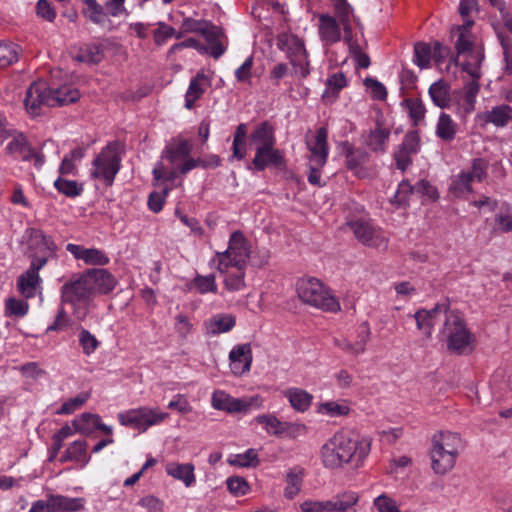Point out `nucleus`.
Returning a JSON list of instances; mask_svg holds the SVG:
<instances>
[{
	"instance_id": "34",
	"label": "nucleus",
	"mask_w": 512,
	"mask_h": 512,
	"mask_svg": "<svg viewBox=\"0 0 512 512\" xmlns=\"http://www.w3.org/2000/svg\"><path fill=\"white\" fill-rule=\"evenodd\" d=\"M358 32L363 36V27L354 18V63L358 69H367L371 65L370 57L365 52L367 43L366 41H363V44L358 43Z\"/></svg>"
},
{
	"instance_id": "16",
	"label": "nucleus",
	"mask_w": 512,
	"mask_h": 512,
	"mask_svg": "<svg viewBox=\"0 0 512 512\" xmlns=\"http://www.w3.org/2000/svg\"><path fill=\"white\" fill-rule=\"evenodd\" d=\"M354 236L363 245L371 248L385 250L388 247V237L380 228L374 227L368 220L354 222Z\"/></svg>"
},
{
	"instance_id": "25",
	"label": "nucleus",
	"mask_w": 512,
	"mask_h": 512,
	"mask_svg": "<svg viewBox=\"0 0 512 512\" xmlns=\"http://www.w3.org/2000/svg\"><path fill=\"white\" fill-rule=\"evenodd\" d=\"M93 291L96 294H108L115 289L117 279L108 270L102 268H94L86 271Z\"/></svg>"
},
{
	"instance_id": "50",
	"label": "nucleus",
	"mask_w": 512,
	"mask_h": 512,
	"mask_svg": "<svg viewBox=\"0 0 512 512\" xmlns=\"http://www.w3.org/2000/svg\"><path fill=\"white\" fill-rule=\"evenodd\" d=\"M180 39L182 37V33L176 32V30L166 24L165 22H158L157 28L153 31V38L156 45H163L170 38Z\"/></svg>"
},
{
	"instance_id": "20",
	"label": "nucleus",
	"mask_w": 512,
	"mask_h": 512,
	"mask_svg": "<svg viewBox=\"0 0 512 512\" xmlns=\"http://www.w3.org/2000/svg\"><path fill=\"white\" fill-rule=\"evenodd\" d=\"M229 367L235 376H242L251 369L253 354L249 343L235 345L229 352Z\"/></svg>"
},
{
	"instance_id": "35",
	"label": "nucleus",
	"mask_w": 512,
	"mask_h": 512,
	"mask_svg": "<svg viewBox=\"0 0 512 512\" xmlns=\"http://www.w3.org/2000/svg\"><path fill=\"white\" fill-rule=\"evenodd\" d=\"M285 397L288 399L293 409L299 412H305L309 409L313 396L307 391L292 387L285 391Z\"/></svg>"
},
{
	"instance_id": "6",
	"label": "nucleus",
	"mask_w": 512,
	"mask_h": 512,
	"mask_svg": "<svg viewBox=\"0 0 512 512\" xmlns=\"http://www.w3.org/2000/svg\"><path fill=\"white\" fill-rule=\"evenodd\" d=\"M28 243V256L31 264L43 268L47 262L57 255V245L50 235L37 228L25 231Z\"/></svg>"
},
{
	"instance_id": "23",
	"label": "nucleus",
	"mask_w": 512,
	"mask_h": 512,
	"mask_svg": "<svg viewBox=\"0 0 512 512\" xmlns=\"http://www.w3.org/2000/svg\"><path fill=\"white\" fill-rule=\"evenodd\" d=\"M41 269V267H37L35 264H30L27 271L21 274L17 280L18 291L26 299L35 297L40 289L41 278L39 271Z\"/></svg>"
},
{
	"instance_id": "3",
	"label": "nucleus",
	"mask_w": 512,
	"mask_h": 512,
	"mask_svg": "<svg viewBox=\"0 0 512 512\" xmlns=\"http://www.w3.org/2000/svg\"><path fill=\"white\" fill-rule=\"evenodd\" d=\"M448 349L457 354H467L474 348L475 337L467 329L463 315L454 310L446 317L441 331Z\"/></svg>"
},
{
	"instance_id": "41",
	"label": "nucleus",
	"mask_w": 512,
	"mask_h": 512,
	"mask_svg": "<svg viewBox=\"0 0 512 512\" xmlns=\"http://www.w3.org/2000/svg\"><path fill=\"white\" fill-rule=\"evenodd\" d=\"M474 181L468 175V172L462 171L454 176L450 182L451 193L458 198L466 197L472 192V183Z\"/></svg>"
},
{
	"instance_id": "38",
	"label": "nucleus",
	"mask_w": 512,
	"mask_h": 512,
	"mask_svg": "<svg viewBox=\"0 0 512 512\" xmlns=\"http://www.w3.org/2000/svg\"><path fill=\"white\" fill-rule=\"evenodd\" d=\"M73 58L79 62L98 64L104 58V50L98 44H86L73 54Z\"/></svg>"
},
{
	"instance_id": "53",
	"label": "nucleus",
	"mask_w": 512,
	"mask_h": 512,
	"mask_svg": "<svg viewBox=\"0 0 512 512\" xmlns=\"http://www.w3.org/2000/svg\"><path fill=\"white\" fill-rule=\"evenodd\" d=\"M87 5L84 11L86 17L95 24H103L107 20V13H105L103 6L98 4L96 0H83Z\"/></svg>"
},
{
	"instance_id": "56",
	"label": "nucleus",
	"mask_w": 512,
	"mask_h": 512,
	"mask_svg": "<svg viewBox=\"0 0 512 512\" xmlns=\"http://www.w3.org/2000/svg\"><path fill=\"white\" fill-rule=\"evenodd\" d=\"M52 97L58 98L60 100H65V102H57V106L68 105L70 103H74L80 98V93L77 89L71 86H61L56 89H52Z\"/></svg>"
},
{
	"instance_id": "18",
	"label": "nucleus",
	"mask_w": 512,
	"mask_h": 512,
	"mask_svg": "<svg viewBox=\"0 0 512 512\" xmlns=\"http://www.w3.org/2000/svg\"><path fill=\"white\" fill-rule=\"evenodd\" d=\"M6 149L10 154L21 159L22 161L33 162V165L37 169H41L45 163L44 155L41 152L33 149L29 145L27 138L22 134L15 136L7 144Z\"/></svg>"
},
{
	"instance_id": "10",
	"label": "nucleus",
	"mask_w": 512,
	"mask_h": 512,
	"mask_svg": "<svg viewBox=\"0 0 512 512\" xmlns=\"http://www.w3.org/2000/svg\"><path fill=\"white\" fill-rule=\"evenodd\" d=\"M262 404V399L258 395L235 398L223 390H215L211 397L212 407L227 413H247L251 409H260Z\"/></svg>"
},
{
	"instance_id": "32",
	"label": "nucleus",
	"mask_w": 512,
	"mask_h": 512,
	"mask_svg": "<svg viewBox=\"0 0 512 512\" xmlns=\"http://www.w3.org/2000/svg\"><path fill=\"white\" fill-rule=\"evenodd\" d=\"M87 441L76 440L68 445L65 452L60 458L62 463L73 461L81 463L82 467L86 466L90 461V456L86 453Z\"/></svg>"
},
{
	"instance_id": "58",
	"label": "nucleus",
	"mask_w": 512,
	"mask_h": 512,
	"mask_svg": "<svg viewBox=\"0 0 512 512\" xmlns=\"http://www.w3.org/2000/svg\"><path fill=\"white\" fill-rule=\"evenodd\" d=\"M372 439L369 436H361L357 439L354 446V458L357 456L356 464L354 466L360 467L363 465L364 460L368 457L371 450Z\"/></svg>"
},
{
	"instance_id": "47",
	"label": "nucleus",
	"mask_w": 512,
	"mask_h": 512,
	"mask_svg": "<svg viewBox=\"0 0 512 512\" xmlns=\"http://www.w3.org/2000/svg\"><path fill=\"white\" fill-rule=\"evenodd\" d=\"M54 187L59 193L71 198L81 195L83 191L82 185L77 181L67 180L62 177H58L54 181Z\"/></svg>"
},
{
	"instance_id": "8",
	"label": "nucleus",
	"mask_w": 512,
	"mask_h": 512,
	"mask_svg": "<svg viewBox=\"0 0 512 512\" xmlns=\"http://www.w3.org/2000/svg\"><path fill=\"white\" fill-rule=\"evenodd\" d=\"M117 417L122 426L145 432L148 428L164 422L169 414L157 408L144 406L120 412Z\"/></svg>"
},
{
	"instance_id": "9",
	"label": "nucleus",
	"mask_w": 512,
	"mask_h": 512,
	"mask_svg": "<svg viewBox=\"0 0 512 512\" xmlns=\"http://www.w3.org/2000/svg\"><path fill=\"white\" fill-rule=\"evenodd\" d=\"M85 502L82 497L49 493L45 499L32 502L28 512H80L84 510Z\"/></svg>"
},
{
	"instance_id": "26",
	"label": "nucleus",
	"mask_w": 512,
	"mask_h": 512,
	"mask_svg": "<svg viewBox=\"0 0 512 512\" xmlns=\"http://www.w3.org/2000/svg\"><path fill=\"white\" fill-rule=\"evenodd\" d=\"M165 472L173 479L182 482L186 488H190L196 483L195 466L191 462H168L165 465Z\"/></svg>"
},
{
	"instance_id": "22",
	"label": "nucleus",
	"mask_w": 512,
	"mask_h": 512,
	"mask_svg": "<svg viewBox=\"0 0 512 512\" xmlns=\"http://www.w3.org/2000/svg\"><path fill=\"white\" fill-rule=\"evenodd\" d=\"M479 90V83L471 80L465 84L462 91L457 93L455 104L457 112L461 117H466L475 110L476 97Z\"/></svg>"
},
{
	"instance_id": "11",
	"label": "nucleus",
	"mask_w": 512,
	"mask_h": 512,
	"mask_svg": "<svg viewBox=\"0 0 512 512\" xmlns=\"http://www.w3.org/2000/svg\"><path fill=\"white\" fill-rule=\"evenodd\" d=\"M391 128L383 113L377 110L374 126L361 135L362 144L373 152L384 153L388 147Z\"/></svg>"
},
{
	"instance_id": "57",
	"label": "nucleus",
	"mask_w": 512,
	"mask_h": 512,
	"mask_svg": "<svg viewBox=\"0 0 512 512\" xmlns=\"http://www.w3.org/2000/svg\"><path fill=\"white\" fill-rule=\"evenodd\" d=\"M497 39L503 50L505 73L512 75V39L501 31L497 32Z\"/></svg>"
},
{
	"instance_id": "4",
	"label": "nucleus",
	"mask_w": 512,
	"mask_h": 512,
	"mask_svg": "<svg viewBox=\"0 0 512 512\" xmlns=\"http://www.w3.org/2000/svg\"><path fill=\"white\" fill-rule=\"evenodd\" d=\"M299 298L306 304L318 309L335 312L340 309L338 301L330 294L324 284L313 277L301 278L297 282Z\"/></svg>"
},
{
	"instance_id": "64",
	"label": "nucleus",
	"mask_w": 512,
	"mask_h": 512,
	"mask_svg": "<svg viewBox=\"0 0 512 512\" xmlns=\"http://www.w3.org/2000/svg\"><path fill=\"white\" fill-rule=\"evenodd\" d=\"M374 507L378 512H402L396 501L386 494H381L374 499Z\"/></svg>"
},
{
	"instance_id": "24",
	"label": "nucleus",
	"mask_w": 512,
	"mask_h": 512,
	"mask_svg": "<svg viewBox=\"0 0 512 512\" xmlns=\"http://www.w3.org/2000/svg\"><path fill=\"white\" fill-rule=\"evenodd\" d=\"M447 53V49L443 48L440 43L436 42L433 49L427 43H417L414 46V63L421 69L430 66L431 59L440 61Z\"/></svg>"
},
{
	"instance_id": "46",
	"label": "nucleus",
	"mask_w": 512,
	"mask_h": 512,
	"mask_svg": "<svg viewBox=\"0 0 512 512\" xmlns=\"http://www.w3.org/2000/svg\"><path fill=\"white\" fill-rule=\"evenodd\" d=\"M91 397L88 391H82L75 397L66 400L56 411L57 415H70L79 410Z\"/></svg>"
},
{
	"instance_id": "12",
	"label": "nucleus",
	"mask_w": 512,
	"mask_h": 512,
	"mask_svg": "<svg viewBox=\"0 0 512 512\" xmlns=\"http://www.w3.org/2000/svg\"><path fill=\"white\" fill-rule=\"evenodd\" d=\"M59 101L61 102L60 99L52 97V88H49L45 82L39 81L32 83L27 89L24 105L28 114L35 117L40 114L43 105L54 107Z\"/></svg>"
},
{
	"instance_id": "40",
	"label": "nucleus",
	"mask_w": 512,
	"mask_h": 512,
	"mask_svg": "<svg viewBox=\"0 0 512 512\" xmlns=\"http://www.w3.org/2000/svg\"><path fill=\"white\" fill-rule=\"evenodd\" d=\"M21 47L13 42L0 41V68H5L18 62Z\"/></svg>"
},
{
	"instance_id": "44",
	"label": "nucleus",
	"mask_w": 512,
	"mask_h": 512,
	"mask_svg": "<svg viewBox=\"0 0 512 512\" xmlns=\"http://www.w3.org/2000/svg\"><path fill=\"white\" fill-rule=\"evenodd\" d=\"M303 479V469L295 467L286 475V488L284 495L288 499H293L301 490Z\"/></svg>"
},
{
	"instance_id": "36",
	"label": "nucleus",
	"mask_w": 512,
	"mask_h": 512,
	"mask_svg": "<svg viewBox=\"0 0 512 512\" xmlns=\"http://www.w3.org/2000/svg\"><path fill=\"white\" fill-rule=\"evenodd\" d=\"M458 125L450 115L441 112L436 124V136L445 142H452L457 134Z\"/></svg>"
},
{
	"instance_id": "61",
	"label": "nucleus",
	"mask_w": 512,
	"mask_h": 512,
	"mask_svg": "<svg viewBox=\"0 0 512 512\" xmlns=\"http://www.w3.org/2000/svg\"><path fill=\"white\" fill-rule=\"evenodd\" d=\"M83 262L87 265L104 266L110 262V258L100 249L86 248Z\"/></svg>"
},
{
	"instance_id": "17",
	"label": "nucleus",
	"mask_w": 512,
	"mask_h": 512,
	"mask_svg": "<svg viewBox=\"0 0 512 512\" xmlns=\"http://www.w3.org/2000/svg\"><path fill=\"white\" fill-rule=\"evenodd\" d=\"M328 130L320 127L315 134L308 132L305 136L306 147L309 151L308 160L318 166H325L329 154V146L327 142Z\"/></svg>"
},
{
	"instance_id": "33",
	"label": "nucleus",
	"mask_w": 512,
	"mask_h": 512,
	"mask_svg": "<svg viewBox=\"0 0 512 512\" xmlns=\"http://www.w3.org/2000/svg\"><path fill=\"white\" fill-rule=\"evenodd\" d=\"M200 34H202L210 44V54L214 58L217 59L224 54L226 47L220 42L222 30L219 27L207 22Z\"/></svg>"
},
{
	"instance_id": "37",
	"label": "nucleus",
	"mask_w": 512,
	"mask_h": 512,
	"mask_svg": "<svg viewBox=\"0 0 512 512\" xmlns=\"http://www.w3.org/2000/svg\"><path fill=\"white\" fill-rule=\"evenodd\" d=\"M193 145L190 140L180 139L173 147H168L163 158L166 159L171 167L175 166L178 161L187 158L192 152Z\"/></svg>"
},
{
	"instance_id": "14",
	"label": "nucleus",
	"mask_w": 512,
	"mask_h": 512,
	"mask_svg": "<svg viewBox=\"0 0 512 512\" xmlns=\"http://www.w3.org/2000/svg\"><path fill=\"white\" fill-rule=\"evenodd\" d=\"M342 31L345 32V40L350 42L351 40V20L349 19V30H345L341 21L336 16L329 14H319L318 15V34L320 40L325 45H331L336 42H339L342 38ZM349 47H351L350 43H348Z\"/></svg>"
},
{
	"instance_id": "1",
	"label": "nucleus",
	"mask_w": 512,
	"mask_h": 512,
	"mask_svg": "<svg viewBox=\"0 0 512 512\" xmlns=\"http://www.w3.org/2000/svg\"><path fill=\"white\" fill-rule=\"evenodd\" d=\"M431 443V467L436 474L444 475L454 468L462 449V439L457 433L440 431L432 436Z\"/></svg>"
},
{
	"instance_id": "63",
	"label": "nucleus",
	"mask_w": 512,
	"mask_h": 512,
	"mask_svg": "<svg viewBox=\"0 0 512 512\" xmlns=\"http://www.w3.org/2000/svg\"><path fill=\"white\" fill-rule=\"evenodd\" d=\"M227 488L234 496H244L249 493L250 485L239 476H232L226 480Z\"/></svg>"
},
{
	"instance_id": "48",
	"label": "nucleus",
	"mask_w": 512,
	"mask_h": 512,
	"mask_svg": "<svg viewBox=\"0 0 512 512\" xmlns=\"http://www.w3.org/2000/svg\"><path fill=\"white\" fill-rule=\"evenodd\" d=\"M407 109L410 118L415 125H418L425 117L426 109L423 102L418 98H407L402 102Z\"/></svg>"
},
{
	"instance_id": "2",
	"label": "nucleus",
	"mask_w": 512,
	"mask_h": 512,
	"mask_svg": "<svg viewBox=\"0 0 512 512\" xmlns=\"http://www.w3.org/2000/svg\"><path fill=\"white\" fill-rule=\"evenodd\" d=\"M251 256V244L241 231H234L223 252H217L212 260L219 272H226L230 267L245 268Z\"/></svg>"
},
{
	"instance_id": "42",
	"label": "nucleus",
	"mask_w": 512,
	"mask_h": 512,
	"mask_svg": "<svg viewBox=\"0 0 512 512\" xmlns=\"http://www.w3.org/2000/svg\"><path fill=\"white\" fill-rule=\"evenodd\" d=\"M317 412L329 417H339L348 415L350 412V406L349 402L346 400L327 401L317 405Z\"/></svg>"
},
{
	"instance_id": "39",
	"label": "nucleus",
	"mask_w": 512,
	"mask_h": 512,
	"mask_svg": "<svg viewBox=\"0 0 512 512\" xmlns=\"http://www.w3.org/2000/svg\"><path fill=\"white\" fill-rule=\"evenodd\" d=\"M484 120L497 127H503L512 121V107L505 104L493 107L484 114Z\"/></svg>"
},
{
	"instance_id": "51",
	"label": "nucleus",
	"mask_w": 512,
	"mask_h": 512,
	"mask_svg": "<svg viewBox=\"0 0 512 512\" xmlns=\"http://www.w3.org/2000/svg\"><path fill=\"white\" fill-rule=\"evenodd\" d=\"M429 95L433 101V103L440 107L445 108L449 104V97H448V89L446 85L443 82H434L429 87Z\"/></svg>"
},
{
	"instance_id": "55",
	"label": "nucleus",
	"mask_w": 512,
	"mask_h": 512,
	"mask_svg": "<svg viewBox=\"0 0 512 512\" xmlns=\"http://www.w3.org/2000/svg\"><path fill=\"white\" fill-rule=\"evenodd\" d=\"M347 84L343 73H334L326 81V89L323 93L324 99L335 97V95Z\"/></svg>"
},
{
	"instance_id": "52",
	"label": "nucleus",
	"mask_w": 512,
	"mask_h": 512,
	"mask_svg": "<svg viewBox=\"0 0 512 512\" xmlns=\"http://www.w3.org/2000/svg\"><path fill=\"white\" fill-rule=\"evenodd\" d=\"M94 417H99V415L93 413H83L79 417L72 420V426L75 427V430L78 433L89 435L95 429L94 426L96 424V419H94Z\"/></svg>"
},
{
	"instance_id": "5",
	"label": "nucleus",
	"mask_w": 512,
	"mask_h": 512,
	"mask_svg": "<svg viewBox=\"0 0 512 512\" xmlns=\"http://www.w3.org/2000/svg\"><path fill=\"white\" fill-rule=\"evenodd\" d=\"M352 436L349 431L337 432L322 447L321 457L325 467H342L352 459Z\"/></svg>"
},
{
	"instance_id": "28",
	"label": "nucleus",
	"mask_w": 512,
	"mask_h": 512,
	"mask_svg": "<svg viewBox=\"0 0 512 512\" xmlns=\"http://www.w3.org/2000/svg\"><path fill=\"white\" fill-rule=\"evenodd\" d=\"M250 142L254 148L276 145L273 125L267 121L259 123L250 134Z\"/></svg>"
},
{
	"instance_id": "21",
	"label": "nucleus",
	"mask_w": 512,
	"mask_h": 512,
	"mask_svg": "<svg viewBox=\"0 0 512 512\" xmlns=\"http://www.w3.org/2000/svg\"><path fill=\"white\" fill-rule=\"evenodd\" d=\"M252 164L257 171L268 167L279 168L285 164L284 154L276 145L255 148Z\"/></svg>"
},
{
	"instance_id": "27",
	"label": "nucleus",
	"mask_w": 512,
	"mask_h": 512,
	"mask_svg": "<svg viewBox=\"0 0 512 512\" xmlns=\"http://www.w3.org/2000/svg\"><path fill=\"white\" fill-rule=\"evenodd\" d=\"M473 23L474 22L472 20H465L463 25L457 26L451 31L452 35L457 36L455 47L458 58L463 57L478 47H481L480 45H475L473 42V36L470 33V28Z\"/></svg>"
},
{
	"instance_id": "45",
	"label": "nucleus",
	"mask_w": 512,
	"mask_h": 512,
	"mask_svg": "<svg viewBox=\"0 0 512 512\" xmlns=\"http://www.w3.org/2000/svg\"><path fill=\"white\" fill-rule=\"evenodd\" d=\"M224 278V287L229 292L241 291L246 287L245 283V268H237L235 272H229L227 269Z\"/></svg>"
},
{
	"instance_id": "60",
	"label": "nucleus",
	"mask_w": 512,
	"mask_h": 512,
	"mask_svg": "<svg viewBox=\"0 0 512 512\" xmlns=\"http://www.w3.org/2000/svg\"><path fill=\"white\" fill-rule=\"evenodd\" d=\"M29 311V304L14 297L5 301V314L7 316L24 317Z\"/></svg>"
},
{
	"instance_id": "19",
	"label": "nucleus",
	"mask_w": 512,
	"mask_h": 512,
	"mask_svg": "<svg viewBox=\"0 0 512 512\" xmlns=\"http://www.w3.org/2000/svg\"><path fill=\"white\" fill-rule=\"evenodd\" d=\"M182 161L183 163L178 168L175 166L168 167L164 162H157L152 171L154 180L157 182V184L161 181H174L177 178L178 173L186 174L192 169L201 166L200 159H193L189 156Z\"/></svg>"
},
{
	"instance_id": "49",
	"label": "nucleus",
	"mask_w": 512,
	"mask_h": 512,
	"mask_svg": "<svg viewBox=\"0 0 512 512\" xmlns=\"http://www.w3.org/2000/svg\"><path fill=\"white\" fill-rule=\"evenodd\" d=\"M191 285L195 288L200 294L206 293H216L218 290V286L216 283V277L213 274L209 275H196L194 279L191 281Z\"/></svg>"
},
{
	"instance_id": "7",
	"label": "nucleus",
	"mask_w": 512,
	"mask_h": 512,
	"mask_svg": "<svg viewBox=\"0 0 512 512\" xmlns=\"http://www.w3.org/2000/svg\"><path fill=\"white\" fill-rule=\"evenodd\" d=\"M121 168V157L116 143H109L94 158L91 177L101 180L106 186H111Z\"/></svg>"
},
{
	"instance_id": "31",
	"label": "nucleus",
	"mask_w": 512,
	"mask_h": 512,
	"mask_svg": "<svg viewBox=\"0 0 512 512\" xmlns=\"http://www.w3.org/2000/svg\"><path fill=\"white\" fill-rule=\"evenodd\" d=\"M209 85L208 77L204 73H198L191 79L185 94V107L192 109L194 103L203 95L205 87Z\"/></svg>"
},
{
	"instance_id": "62",
	"label": "nucleus",
	"mask_w": 512,
	"mask_h": 512,
	"mask_svg": "<svg viewBox=\"0 0 512 512\" xmlns=\"http://www.w3.org/2000/svg\"><path fill=\"white\" fill-rule=\"evenodd\" d=\"M488 162L483 158H476L472 161L471 169L467 170L472 181L482 182L487 177Z\"/></svg>"
},
{
	"instance_id": "43",
	"label": "nucleus",
	"mask_w": 512,
	"mask_h": 512,
	"mask_svg": "<svg viewBox=\"0 0 512 512\" xmlns=\"http://www.w3.org/2000/svg\"><path fill=\"white\" fill-rule=\"evenodd\" d=\"M257 424L262 425L266 433L283 436L284 435V424L285 422L280 421L274 414H262L254 418Z\"/></svg>"
},
{
	"instance_id": "15",
	"label": "nucleus",
	"mask_w": 512,
	"mask_h": 512,
	"mask_svg": "<svg viewBox=\"0 0 512 512\" xmlns=\"http://www.w3.org/2000/svg\"><path fill=\"white\" fill-rule=\"evenodd\" d=\"M454 310L449 309L446 302L438 303L430 310L420 309L414 315L418 330L422 331L428 338L431 337L434 327L446 321L447 315Z\"/></svg>"
},
{
	"instance_id": "13",
	"label": "nucleus",
	"mask_w": 512,
	"mask_h": 512,
	"mask_svg": "<svg viewBox=\"0 0 512 512\" xmlns=\"http://www.w3.org/2000/svg\"><path fill=\"white\" fill-rule=\"evenodd\" d=\"M95 293L86 272L73 276L61 287V297L64 303L73 306L88 300Z\"/></svg>"
},
{
	"instance_id": "59",
	"label": "nucleus",
	"mask_w": 512,
	"mask_h": 512,
	"mask_svg": "<svg viewBox=\"0 0 512 512\" xmlns=\"http://www.w3.org/2000/svg\"><path fill=\"white\" fill-rule=\"evenodd\" d=\"M363 84L366 87V92L370 94L372 99L379 101L386 100L387 89L380 81L372 77H366L363 80Z\"/></svg>"
},
{
	"instance_id": "30",
	"label": "nucleus",
	"mask_w": 512,
	"mask_h": 512,
	"mask_svg": "<svg viewBox=\"0 0 512 512\" xmlns=\"http://www.w3.org/2000/svg\"><path fill=\"white\" fill-rule=\"evenodd\" d=\"M461 58L462 60L460 65L462 70L468 73L472 77V80L478 82L482 76L481 63L484 59L483 48L478 47Z\"/></svg>"
},
{
	"instance_id": "29",
	"label": "nucleus",
	"mask_w": 512,
	"mask_h": 512,
	"mask_svg": "<svg viewBox=\"0 0 512 512\" xmlns=\"http://www.w3.org/2000/svg\"><path fill=\"white\" fill-rule=\"evenodd\" d=\"M236 325V317L232 314L219 313L212 316L206 323L209 335H219L231 331Z\"/></svg>"
},
{
	"instance_id": "54",
	"label": "nucleus",
	"mask_w": 512,
	"mask_h": 512,
	"mask_svg": "<svg viewBox=\"0 0 512 512\" xmlns=\"http://www.w3.org/2000/svg\"><path fill=\"white\" fill-rule=\"evenodd\" d=\"M254 57L249 56L245 61L235 70L234 76L238 83L251 86L253 77Z\"/></svg>"
}]
</instances>
